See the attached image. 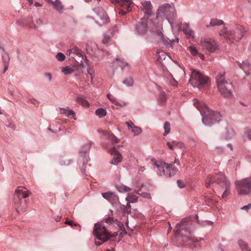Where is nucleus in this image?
Here are the masks:
<instances>
[{
  "mask_svg": "<svg viewBox=\"0 0 251 251\" xmlns=\"http://www.w3.org/2000/svg\"><path fill=\"white\" fill-rule=\"evenodd\" d=\"M110 39L111 36L109 34H105L104 35V37L102 42L104 44H107L110 41Z\"/></svg>",
  "mask_w": 251,
  "mask_h": 251,
  "instance_id": "48",
  "label": "nucleus"
},
{
  "mask_svg": "<svg viewBox=\"0 0 251 251\" xmlns=\"http://www.w3.org/2000/svg\"><path fill=\"white\" fill-rule=\"evenodd\" d=\"M126 124L128 129H131V132L133 133L134 135H138L142 133V129L141 128L135 126L132 122H127Z\"/></svg>",
  "mask_w": 251,
  "mask_h": 251,
  "instance_id": "22",
  "label": "nucleus"
},
{
  "mask_svg": "<svg viewBox=\"0 0 251 251\" xmlns=\"http://www.w3.org/2000/svg\"><path fill=\"white\" fill-rule=\"evenodd\" d=\"M95 113L99 118H102L106 115L107 112L102 108H99L96 110Z\"/></svg>",
  "mask_w": 251,
  "mask_h": 251,
  "instance_id": "33",
  "label": "nucleus"
},
{
  "mask_svg": "<svg viewBox=\"0 0 251 251\" xmlns=\"http://www.w3.org/2000/svg\"><path fill=\"white\" fill-rule=\"evenodd\" d=\"M56 57L57 58V59L59 61H63L64 60L65 58V55L62 53V52H58L56 55Z\"/></svg>",
  "mask_w": 251,
  "mask_h": 251,
  "instance_id": "47",
  "label": "nucleus"
},
{
  "mask_svg": "<svg viewBox=\"0 0 251 251\" xmlns=\"http://www.w3.org/2000/svg\"><path fill=\"white\" fill-rule=\"evenodd\" d=\"M167 145H168L169 148L171 150H174V147H173V146L171 144V143L170 142H167Z\"/></svg>",
  "mask_w": 251,
  "mask_h": 251,
  "instance_id": "63",
  "label": "nucleus"
},
{
  "mask_svg": "<svg viewBox=\"0 0 251 251\" xmlns=\"http://www.w3.org/2000/svg\"><path fill=\"white\" fill-rule=\"evenodd\" d=\"M127 201L131 203L136 202L138 201V197L137 196L133 194H129L128 197L126 198Z\"/></svg>",
  "mask_w": 251,
  "mask_h": 251,
  "instance_id": "37",
  "label": "nucleus"
},
{
  "mask_svg": "<svg viewBox=\"0 0 251 251\" xmlns=\"http://www.w3.org/2000/svg\"><path fill=\"white\" fill-rule=\"evenodd\" d=\"M97 16L102 21L103 23H107L108 22V17L107 14L101 7H97L93 9Z\"/></svg>",
  "mask_w": 251,
  "mask_h": 251,
  "instance_id": "21",
  "label": "nucleus"
},
{
  "mask_svg": "<svg viewBox=\"0 0 251 251\" xmlns=\"http://www.w3.org/2000/svg\"><path fill=\"white\" fill-rule=\"evenodd\" d=\"M65 223L67 225H69L70 226H76L77 225V224H75L74 223L73 221H68V220H66L65 222Z\"/></svg>",
  "mask_w": 251,
  "mask_h": 251,
  "instance_id": "57",
  "label": "nucleus"
},
{
  "mask_svg": "<svg viewBox=\"0 0 251 251\" xmlns=\"http://www.w3.org/2000/svg\"><path fill=\"white\" fill-rule=\"evenodd\" d=\"M177 183L178 186L180 188H182L185 187V185L182 182V181L180 180H178L177 181Z\"/></svg>",
  "mask_w": 251,
  "mask_h": 251,
  "instance_id": "58",
  "label": "nucleus"
},
{
  "mask_svg": "<svg viewBox=\"0 0 251 251\" xmlns=\"http://www.w3.org/2000/svg\"><path fill=\"white\" fill-rule=\"evenodd\" d=\"M27 102L34 105H38L40 103L39 101L34 98L29 99Z\"/></svg>",
  "mask_w": 251,
  "mask_h": 251,
  "instance_id": "50",
  "label": "nucleus"
},
{
  "mask_svg": "<svg viewBox=\"0 0 251 251\" xmlns=\"http://www.w3.org/2000/svg\"><path fill=\"white\" fill-rule=\"evenodd\" d=\"M172 61L175 63V65L172 66L171 71L177 78L180 79L185 75V71L177 62L173 60Z\"/></svg>",
  "mask_w": 251,
  "mask_h": 251,
  "instance_id": "15",
  "label": "nucleus"
},
{
  "mask_svg": "<svg viewBox=\"0 0 251 251\" xmlns=\"http://www.w3.org/2000/svg\"><path fill=\"white\" fill-rule=\"evenodd\" d=\"M176 16V10L173 4L166 3L160 6L157 10L156 18L167 20L172 25L170 20L174 19Z\"/></svg>",
  "mask_w": 251,
  "mask_h": 251,
  "instance_id": "6",
  "label": "nucleus"
},
{
  "mask_svg": "<svg viewBox=\"0 0 251 251\" xmlns=\"http://www.w3.org/2000/svg\"><path fill=\"white\" fill-rule=\"evenodd\" d=\"M102 222L107 224H112L115 223V220L112 217H107L101 223L95 224L93 232L95 239L98 240L95 241L96 246L101 245L102 243L107 241L112 237L110 232L103 225Z\"/></svg>",
  "mask_w": 251,
  "mask_h": 251,
  "instance_id": "3",
  "label": "nucleus"
},
{
  "mask_svg": "<svg viewBox=\"0 0 251 251\" xmlns=\"http://www.w3.org/2000/svg\"><path fill=\"white\" fill-rule=\"evenodd\" d=\"M88 74L90 75L91 76V81H92L93 77L95 76V72L94 69L91 70V69H88L87 70Z\"/></svg>",
  "mask_w": 251,
  "mask_h": 251,
  "instance_id": "53",
  "label": "nucleus"
},
{
  "mask_svg": "<svg viewBox=\"0 0 251 251\" xmlns=\"http://www.w3.org/2000/svg\"><path fill=\"white\" fill-rule=\"evenodd\" d=\"M130 203V202L128 201V202L127 203L126 207H125L124 209V212H125V213L126 212L127 214H128L130 212V210H131Z\"/></svg>",
  "mask_w": 251,
  "mask_h": 251,
  "instance_id": "52",
  "label": "nucleus"
},
{
  "mask_svg": "<svg viewBox=\"0 0 251 251\" xmlns=\"http://www.w3.org/2000/svg\"><path fill=\"white\" fill-rule=\"evenodd\" d=\"M245 136L251 140V130L247 129L245 132Z\"/></svg>",
  "mask_w": 251,
  "mask_h": 251,
  "instance_id": "54",
  "label": "nucleus"
},
{
  "mask_svg": "<svg viewBox=\"0 0 251 251\" xmlns=\"http://www.w3.org/2000/svg\"><path fill=\"white\" fill-rule=\"evenodd\" d=\"M169 77L171 78L169 84L173 86H177L178 84L177 81L173 77L172 74L169 73Z\"/></svg>",
  "mask_w": 251,
  "mask_h": 251,
  "instance_id": "43",
  "label": "nucleus"
},
{
  "mask_svg": "<svg viewBox=\"0 0 251 251\" xmlns=\"http://www.w3.org/2000/svg\"><path fill=\"white\" fill-rule=\"evenodd\" d=\"M238 193L240 195L251 194V176L235 181Z\"/></svg>",
  "mask_w": 251,
  "mask_h": 251,
  "instance_id": "10",
  "label": "nucleus"
},
{
  "mask_svg": "<svg viewBox=\"0 0 251 251\" xmlns=\"http://www.w3.org/2000/svg\"><path fill=\"white\" fill-rule=\"evenodd\" d=\"M67 54L71 57L75 58V56H78L82 57V59H86V56L83 54V52L77 47L75 45L70 46V49L67 51Z\"/></svg>",
  "mask_w": 251,
  "mask_h": 251,
  "instance_id": "16",
  "label": "nucleus"
},
{
  "mask_svg": "<svg viewBox=\"0 0 251 251\" xmlns=\"http://www.w3.org/2000/svg\"><path fill=\"white\" fill-rule=\"evenodd\" d=\"M141 10L144 13L145 15L150 16L152 14V4L150 1H144L141 2Z\"/></svg>",
  "mask_w": 251,
  "mask_h": 251,
  "instance_id": "20",
  "label": "nucleus"
},
{
  "mask_svg": "<svg viewBox=\"0 0 251 251\" xmlns=\"http://www.w3.org/2000/svg\"><path fill=\"white\" fill-rule=\"evenodd\" d=\"M156 88L159 91V94L157 98L158 102L160 104H163L166 101V100L167 98L166 94L165 92L161 90V88L160 86L157 85Z\"/></svg>",
  "mask_w": 251,
  "mask_h": 251,
  "instance_id": "26",
  "label": "nucleus"
},
{
  "mask_svg": "<svg viewBox=\"0 0 251 251\" xmlns=\"http://www.w3.org/2000/svg\"><path fill=\"white\" fill-rule=\"evenodd\" d=\"M107 137L109 140L114 143H117L119 142L118 138L112 133H108Z\"/></svg>",
  "mask_w": 251,
  "mask_h": 251,
  "instance_id": "44",
  "label": "nucleus"
},
{
  "mask_svg": "<svg viewBox=\"0 0 251 251\" xmlns=\"http://www.w3.org/2000/svg\"><path fill=\"white\" fill-rule=\"evenodd\" d=\"M148 27L147 20L144 18H142L139 22L137 24L136 30V31L140 34H144L147 30Z\"/></svg>",
  "mask_w": 251,
  "mask_h": 251,
  "instance_id": "18",
  "label": "nucleus"
},
{
  "mask_svg": "<svg viewBox=\"0 0 251 251\" xmlns=\"http://www.w3.org/2000/svg\"><path fill=\"white\" fill-rule=\"evenodd\" d=\"M112 3L116 4L118 6L122 8H119V13L122 15H125L127 12L131 10V5L132 1L131 0H110Z\"/></svg>",
  "mask_w": 251,
  "mask_h": 251,
  "instance_id": "13",
  "label": "nucleus"
},
{
  "mask_svg": "<svg viewBox=\"0 0 251 251\" xmlns=\"http://www.w3.org/2000/svg\"><path fill=\"white\" fill-rule=\"evenodd\" d=\"M116 60L119 62V65L122 69L128 65V64L125 62L124 59H120V58L117 57L116 58Z\"/></svg>",
  "mask_w": 251,
  "mask_h": 251,
  "instance_id": "39",
  "label": "nucleus"
},
{
  "mask_svg": "<svg viewBox=\"0 0 251 251\" xmlns=\"http://www.w3.org/2000/svg\"><path fill=\"white\" fill-rule=\"evenodd\" d=\"M116 188L120 192L122 193L127 192L131 190L129 187L124 184L117 185Z\"/></svg>",
  "mask_w": 251,
  "mask_h": 251,
  "instance_id": "34",
  "label": "nucleus"
},
{
  "mask_svg": "<svg viewBox=\"0 0 251 251\" xmlns=\"http://www.w3.org/2000/svg\"><path fill=\"white\" fill-rule=\"evenodd\" d=\"M176 146L179 148H182L184 147V145L182 142H178L176 144Z\"/></svg>",
  "mask_w": 251,
  "mask_h": 251,
  "instance_id": "61",
  "label": "nucleus"
},
{
  "mask_svg": "<svg viewBox=\"0 0 251 251\" xmlns=\"http://www.w3.org/2000/svg\"><path fill=\"white\" fill-rule=\"evenodd\" d=\"M234 135L235 132L232 128L230 126L227 127L226 129L225 138L227 140L231 139L234 137Z\"/></svg>",
  "mask_w": 251,
  "mask_h": 251,
  "instance_id": "28",
  "label": "nucleus"
},
{
  "mask_svg": "<svg viewBox=\"0 0 251 251\" xmlns=\"http://www.w3.org/2000/svg\"><path fill=\"white\" fill-rule=\"evenodd\" d=\"M237 63L238 66L244 71L245 73L247 74V75H249L250 74V71L251 68V63L248 61H243L242 63L237 62Z\"/></svg>",
  "mask_w": 251,
  "mask_h": 251,
  "instance_id": "24",
  "label": "nucleus"
},
{
  "mask_svg": "<svg viewBox=\"0 0 251 251\" xmlns=\"http://www.w3.org/2000/svg\"><path fill=\"white\" fill-rule=\"evenodd\" d=\"M238 243L242 251H251L249 248L247 243L243 240H238Z\"/></svg>",
  "mask_w": 251,
  "mask_h": 251,
  "instance_id": "31",
  "label": "nucleus"
},
{
  "mask_svg": "<svg viewBox=\"0 0 251 251\" xmlns=\"http://www.w3.org/2000/svg\"><path fill=\"white\" fill-rule=\"evenodd\" d=\"M229 33V30L226 27H224L220 32V36H224L226 38V36Z\"/></svg>",
  "mask_w": 251,
  "mask_h": 251,
  "instance_id": "49",
  "label": "nucleus"
},
{
  "mask_svg": "<svg viewBox=\"0 0 251 251\" xmlns=\"http://www.w3.org/2000/svg\"><path fill=\"white\" fill-rule=\"evenodd\" d=\"M101 195L105 199L107 200L113 205L117 204L119 202L118 197L111 192L102 193Z\"/></svg>",
  "mask_w": 251,
  "mask_h": 251,
  "instance_id": "19",
  "label": "nucleus"
},
{
  "mask_svg": "<svg viewBox=\"0 0 251 251\" xmlns=\"http://www.w3.org/2000/svg\"><path fill=\"white\" fill-rule=\"evenodd\" d=\"M109 152L113 156L112 159L110 161L111 164L117 165L122 162L123 160L122 155L116 150L115 147L110 149L109 151Z\"/></svg>",
  "mask_w": 251,
  "mask_h": 251,
  "instance_id": "14",
  "label": "nucleus"
},
{
  "mask_svg": "<svg viewBox=\"0 0 251 251\" xmlns=\"http://www.w3.org/2000/svg\"><path fill=\"white\" fill-rule=\"evenodd\" d=\"M0 50H1V56L3 63H8L9 57L8 54L5 51L3 47H0Z\"/></svg>",
  "mask_w": 251,
  "mask_h": 251,
  "instance_id": "30",
  "label": "nucleus"
},
{
  "mask_svg": "<svg viewBox=\"0 0 251 251\" xmlns=\"http://www.w3.org/2000/svg\"><path fill=\"white\" fill-rule=\"evenodd\" d=\"M137 194L138 195H141L142 197L145 198L150 199L151 197L150 194L149 193L143 192V193H140L139 192H137Z\"/></svg>",
  "mask_w": 251,
  "mask_h": 251,
  "instance_id": "51",
  "label": "nucleus"
},
{
  "mask_svg": "<svg viewBox=\"0 0 251 251\" xmlns=\"http://www.w3.org/2000/svg\"><path fill=\"white\" fill-rule=\"evenodd\" d=\"M83 60L85 61L86 64L88 66L87 70L88 69L93 70V67L89 65V61L86 58V59L84 58Z\"/></svg>",
  "mask_w": 251,
  "mask_h": 251,
  "instance_id": "59",
  "label": "nucleus"
},
{
  "mask_svg": "<svg viewBox=\"0 0 251 251\" xmlns=\"http://www.w3.org/2000/svg\"><path fill=\"white\" fill-rule=\"evenodd\" d=\"M91 146V144L89 142L84 144L81 147L79 152V157L77 163L79 165L82 164V166L80 169L82 174H85V169L83 168L85 167L86 164L87 163L89 160L88 153Z\"/></svg>",
  "mask_w": 251,
  "mask_h": 251,
  "instance_id": "11",
  "label": "nucleus"
},
{
  "mask_svg": "<svg viewBox=\"0 0 251 251\" xmlns=\"http://www.w3.org/2000/svg\"><path fill=\"white\" fill-rule=\"evenodd\" d=\"M224 24V21L222 20L213 19H211L209 25H206V27L208 28L210 26H214L215 25H221Z\"/></svg>",
  "mask_w": 251,
  "mask_h": 251,
  "instance_id": "29",
  "label": "nucleus"
},
{
  "mask_svg": "<svg viewBox=\"0 0 251 251\" xmlns=\"http://www.w3.org/2000/svg\"><path fill=\"white\" fill-rule=\"evenodd\" d=\"M107 97L112 103H113L115 104H118V103L116 100V99L111 94H107Z\"/></svg>",
  "mask_w": 251,
  "mask_h": 251,
  "instance_id": "46",
  "label": "nucleus"
},
{
  "mask_svg": "<svg viewBox=\"0 0 251 251\" xmlns=\"http://www.w3.org/2000/svg\"><path fill=\"white\" fill-rule=\"evenodd\" d=\"M241 209L248 211L249 209H251V203L242 207Z\"/></svg>",
  "mask_w": 251,
  "mask_h": 251,
  "instance_id": "55",
  "label": "nucleus"
},
{
  "mask_svg": "<svg viewBox=\"0 0 251 251\" xmlns=\"http://www.w3.org/2000/svg\"><path fill=\"white\" fill-rule=\"evenodd\" d=\"M62 72L66 75H68L73 72V70L69 66H66L62 68Z\"/></svg>",
  "mask_w": 251,
  "mask_h": 251,
  "instance_id": "45",
  "label": "nucleus"
},
{
  "mask_svg": "<svg viewBox=\"0 0 251 251\" xmlns=\"http://www.w3.org/2000/svg\"><path fill=\"white\" fill-rule=\"evenodd\" d=\"M8 63H3V65H4V69H3V73H4L8 69Z\"/></svg>",
  "mask_w": 251,
  "mask_h": 251,
  "instance_id": "62",
  "label": "nucleus"
},
{
  "mask_svg": "<svg viewBox=\"0 0 251 251\" xmlns=\"http://www.w3.org/2000/svg\"><path fill=\"white\" fill-rule=\"evenodd\" d=\"M76 101L84 107H87L89 106V102L83 96L77 97L76 98Z\"/></svg>",
  "mask_w": 251,
  "mask_h": 251,
  "instance_id": "32",
  "label": "nucleus"
},
{
  "mask_svg": "<svg viewBox=\"0 0 251 251\" xmlns=\"http://www.w3.org/2000/svg\"><path fill=\"white\" fill-rule=\"evenodd\" d=\"M48 3H51L54 9H56L60 13H62L63 10V6L61 3V2L59 0H55L53 1L51 0H47Z\"/></svg>",
  "mask_w": 251,
  "mask_h": 251,
  "instance_id": "25",
  "label": "nucleus"
},
{
  "mask_svg": "<svg viewBox=\"0 0 251 251\" xmlns=\"http://www.w3.org/2000/svg\"><path fill=\"white\" fill-rule=\"evenodd\" d=\"M175 163L180 165L179 160L176 158L174 164L155 161L152 164V168L159 176L169 178L174 176L178 171V169L174 166Z\"/></svg>",
  "mask_w": 251,
  "mask_h": 251,
  "instance_id": "4",
  "label": "nucleus"
},
{
  "mask_svg": "<svg viewBox=\"0 0 251 251\" xmlns=\"http://www.w3.org/2000/svg\"><path fill=\"white\" fill-rule=\"evenodd\" d=\"M225 73H219L216 77L217 86L221 95L226 98H231L233 96L234 89L232 83L229 79L225 77Z\"/></svg>",
  "mask_w": 251,
  "mask_h": 251,
  "instance_id": "5",
  "label": "nucleus"
},
{
  "mask_svg": "<svg viewBox=\"0 0 251 251\" xmlns=\"http://www.w3.org/2000/svg\"><path fill=\"white\" fill-rule=\"evenodd\" d=\"M115 222H117V226L120 229H122L124 228V225L123 223L118 221L116 219L115 220Z\"/></svg>",
  "mask_w": 251,
  "mask_h": 251,
  "instance_id": "56",
  "label": "nucleus"
},
{
  "mask_svg": "<svg viewBox=\"0 0 251 251\" xmlns=\"http://www.w3.org/2000/svg\"><path fill=\"white\" fill-rule=\"evenodd\" d=\"M209 81L208 77L204 76L196 70H192L189 82L194 88H203L208 85Z\"/></svg>",
  "mask_w": 251,
  "mask_h": 251,
  "instance_id": "7",
  "label": "nucleus"
},
{
  "mask_svg": "<svg viewBox=\"0 0 251 251\" xmlns=\"http://www.w3.org/2000/svg\"><path fill=\"white\" fill-rule=\"evenodd\" d=\"M45 75L47 76L50 81L52 79V75L50 73H47L45 74Z\"/></svg>",
  "mask_w": 251,
  "mask_h": 251,
  "instance_id": "60",
  "label": "nucleus"
},
{
  "mask_svg": "<svg viewBox=\"0 0 251 251\" xmlns=\"http://www.w3.org/2000/svg\"><path fill=\"white\" fill-rule=\"evenodd\" d=\"M60 113L64 114L66 117L73 119L75 120H76L75 113L72 109H67L63 107L60 108Z\"/></svg>",
  "mask_w": 251,
  "mask_h": 251,
  "instance_id": "23",
  "label": "nucleus"
},
{
  "mask_svg": "<svg viewBox=\"0 0 251 251\" xmlns=\"http://www.w3.org/2000/svg\"><path fill=\"white\" fill-rule=\"evenodd\" d=\"M134 81L133 78L131 76L126 77L124 81L123 84L127 86L131 87L133 86Z\"/></svg>",
  "mask_w": 251,
  "mask_h": 251,
  "instance_id": "36",
  "label": "nucleus"
},
{
  "mask_svg": "<svg viewBox=\"0 0 251 251\" xmlns=\"http://www.w3.org/2000/svg\"><path fill=\"white\" fill-rule=\"evenodd\" d=\"M191 54L193 56H196L198 54V51L196 47L194 46H190L188 48Z\"/></svg>",
  "mask_w": 251,
  "mask_h": 251,
  "instance_id": "42",
  "label": "nucleus"
},
{
  "mask_svg": "<svg viewBox=\"0 0 251 251\" xmlns=\"http://www.w3.org/2000/svg\"><path fill=\"white\" fill-rule=\"evenodd\" d=\"M164 136H166L170 132V124L168 122H166L164 125Z\"/></svg>",
  "mask_w": 251,
  "mask_h": 251,
  "instance_id": "38",
  "label": "nucleus"
},
{
  "mask_svg": "<svg viewBox=\"0 0 251 251\" xmlns=\"http://www.w3.org/2000/svg\"><path fill=\"white\" fill-rule=\"evenodd\" d=\"M188 221V219H184L179 223H178L177 224H176V232H178L180 230L182 226L184 225V223L187 222Z\"/></svg>",
  "mask_w": 251,
  "mask_h": 251,
  "instance_id": "40",
  "label": "nucleus"
},
{
  "mask_svg": "<svg viewBox=\"0 0 251 251\" xmlns=\"http://www.w3.org/2000/svg\"><path fill=\"white\" fill-rule=\"evenodd\" d=\"M161 41L167 47L170 46L172 47L173 43L175 42V41L178 42V38H176V39H170L169 38L165 37L163 35H161Z\"/></svg>",
  "mask_w": 251,
  "mask_h": 251,
  "instance_id": "27",
  "label": "nucleus"
},
{
  "mask_svg": "<svg viewBox=\"0 0 251 251\" xmlns=\"http://www.w3.org/2000/svg\"><path fill=\"white\" fill-rule=\"evenodd\" d=\"M6 126L7 127L11 128L13 130H14L15 129V126L11 124H10L9 125H6Z\"/></svg>",
  "mask_w": 251,
  "mask_h": 251,
  "instance_id": "64",
  "label": "nucleus"
},
{
  "mask_svg": "<svg viewBox=\"0 0 251 251\" xmlns=\"http://www.w3.org/2000/svg\"><path fill=\"white\" fill-rule=\"evenodd\" d=\"M25 188L23 187H19V189L15 190V196L17 198H15V204L16 209L18 213L21 212H24L26 208V203L21 204V199L22 198L25 199L29 196V191L28 190H24Z\"/></svg>",
  "mask_w": 251,
  "mask_h": 251,
  "instance_id": "8",
  "label": "nucleus"
},
{
  "mask_svg": "<svg viewBox=\"0 0 251 251\" xmlns=\"http://www.w3.org/2000/svg\"><path fill=\"white\" fill-rule=\"evenodd\" d=\"M65 157H61L60 159V163L61 165H68L70 164L71 160L69 158H66L65 160Z\"/></svg>",
  "mask_w": 251,
  "mask_h": 251,
  "instance_id": "41",
  "label": "nucleus"
},
{
  "mask_svg": "<svg viewBox=\"0 0 251 251\" xmlns=\"http://www.w3.org/2000/svg\"><path fill=\"white\" fill-rule=\"evenodd\" d=\"M200 44L202 50L207 54L214 52L219 47L217 42L212 39L201 40Z\"/></svg>",
  "mask_w": 251,
  "mask_h": 251,
  "instance_id": "12",
  "label": "nucleus"
},
{
  "mask_svg": "<svg viewBox=\"0 0 251 251\" xmlns=\"http://www.w3.org/2000/svg\"><path fill=\"white\" fill-rule=\"evenodd\" d=\"M195 100L194 105L200 111L204 125L211 126L221 120L222 116L219 112L211 110L204 102H199L197 100Z\"/></svg>",
  "mask_w": 251,
  "mask_h": 251,
  "instance_id": "1",
  "label": "nucleus"
},
{
  "mask_svg": "<svg viewBox=\"0 0 251 251\" xmlns=\"http://www.w3.org/2000/svg\"><path fill=\"white\" fill-rule=\"evenodd\" d=\"M179 29L184 32L187 38L194 37V32L190 28L189 24L184 23L179 24Z\"/></svg>",
  "mask_w": 251,
  "mask_h": 251,
  "instance_id": "17",
  "label": "nucleus"
},
{
  "mask_svg": "<svg viewBox=\"0 0 251 251\" xmlns=\"http://www.w3.org/2000/svg\"><path fill=\"white\" fill-rule=\"evenodd\" d=\"M158 57L157 61L159 62L161 64V62L166 58L167 54L164 51L157 52Z\"/></svg>",
  "mask_w": 251,
  "mask_h": 251,
  "instance_id": "35",
  "label": "nucleus"
},
{
  "mask_svg": "<svg viewBox=\"0 0 251 251\" xmlns=\"http://www.w3.org/2000/svg\"><path fill=\"white\" fill-rule=\"evenodd\" d=\"M245 32V29L240 25H234L229 30L226 39L231 42H239L242 39Z\"/></svg>",
  "mask_w": 251,
  "mask_h": 251,
  "instance_id": "9",
  "label": "nucleus"
},
{
  "mask_svg": "<svg viewBox=\"0 0 251 251\" xmlns=\"http://www.w3.org/2000/svg\"><path fill=\"white\" fill-rule=\"evenodd\" d=\"M216 183L219 188L216 190L218 194H220L224 191L221 199L226 198L230 193V183L226 178L225 175L222 173H219L214 176L208 177L205 181V186L209 188L211 185Z\"/></svg>",
  "mask_w": 251,
  "mask_h": 251,
  "instance_id": "2",
  "label": "nucleus"
}]
</instances>
